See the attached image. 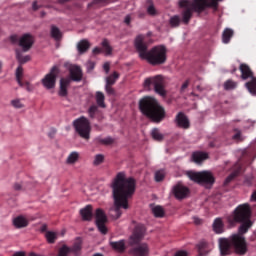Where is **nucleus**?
<instances>
[{"instance_id": "47", "label": "nucleus", "mask_w": 256, "mask_h": 256, "mask_svg": "<svg viewBox=\"0 0 256 256\" xmlns=\"http://www.w3.org/2000/svg\"><path fill=\"white\" fill-rule=\"evenodd\" d=\"M232 139H234V141H243V137L241 136V131L236 130V133L234 134Z\"/></svg>"}, {"instance_id": "63", "label": "nucleus", "mask_w": 256, "mask_h": 256, "mask_svg": "<svg viewBox=\"0 0 256 256\" xmlns=\"http://www.w3.org/2000/svg\"><path fill=\"white\" fill-rule=\"evenodd\" d=\"M93 67H94L93 64H90V69H93Z\"/></svg>"}, {"instance_id": "2", "label": "nucleus", "mask_w": 256, "mask_h": 256, "mask_svg": "<svg viewBox=\"0 0 256 256\" xmlns=\"http://www.w3.org/2000/svg\"><path fill=\"white\" fill-rule=\"evenodd\" d=\"M111 187L114 197L113 212L115 219H119L123 215L121 209H129V199L135 194L137 182L133 177L127 178L125 172H119L114 178Z\"/></svg>"}, {"instance_id": "36", "label": "nucleus", "mask_w": 256, "mask_h": 256, "mask_svg": "<svg viewBox=\"0 0 256 256\" xmlns=\"http://www.w3.org/2000/svg\"><path fill=\"white\" fill-rule=\"evenodd\" d=\"M225 91H231L233 89H237V82L229 79L224 83Z\"/></svg>"}, {"instance_id": "51", "label": "nucleus", "mask_w": 256, "mask_h": 256, "mask_svg": "<svg viewBox=\"0 0 256 256\" xmlns=\"http://www.w3.org/2000/svg\"><path fill=\"white\" fill-rule=\"evenodd\" d=\"M126 25H131V15H127L124 19Z\"/></svg>"}, {"instance_id": "27", "label": "nucleus", "mask_w": 256, "mask_h": 256, "mask_svg": "<svg viewBox=\"0 0 256 256\" xmlns=\"http://www.w3.org/2000/svg\"><path fill=\"white\" fill-rule=\"evenodd\" d=\"M209 155L205 152H194L192 154V159L194 163H202L205 159H208Z\"/></svg>"}, {"instance_id": "9", "label": "nucleus", "mask_w": 256, "mask_h": 256, "mask_svg": "<svg viewBox=\"0 0 256 256\" xmlns=\"http://www.w3.org/2000/svg\"><path fill=\"white\" fill-rule=\"evenodd\" d=\"M73 127L82 137V139L89 140L91 137V122L89 119L85 118V116H81L80 118L73 121Z\"/></svg>"}, {"instance_id": "22", "label": "nucleus", "mask_w": 256, "mask_h": 256, "mask_svg": "<svg viewBox=\"0 0 256 256\" xmlns=\"http://www.w3.org/2000/svg\"><path fill=\"white\" fill-rule=\"evenodd\" d=\"M13 225L16 227V229H23L29 225V220L23 216H17L13 220Z\"/></svg>"}, {"instance_id": "26", "label": "nucleus", "mask_w": 256, "mask_h": 256, "mask_svg": "<svg viewBox=\"0 0 256 256\" xmlns=\"http://www.w3.org/2000/svg\"><path fill=\"white\" fill-rule=\"evenodd\" d=\"M234 34L235 32L233 31V29L226 28L222 33V43H230L231 38L233 37Z\"/></svg>"}, {"instance_id": "60", "label": "nucleus", "mask_w": 256, "mask_h": 256, "mask_svg": "<svg viewBox=\"0 0 256 256\" xmlns=\"http://www.w3.org/2000/svg\"><path fill=\"white\" fill-rule=\"evenodd\" d=\"M70 0H58V3H67L69 2Z\"/></svg>"}, {"instance_id": "40", "label": "nucleus", "mask_w": 256, "mask_h": 256, "mask_svg": "<svg viewBox=\"0 0 256 256\" xmlns=\"http://www.w3.org/2000/svg\"><path fill=\"white\" fill-rule=\"evenodd\" d=\"M105 161V156L103 154H97L95 157H94V161H93V165L95 167L101 165V163H103Z\"/></svg>"}, {"instance_id": "7", "label": "nucleus", "mask_w": 256, "mask_h": 256, "mask_svg": "<svg viewBox=\"0 0 256 256\" xmlns=\"http://www.w3.org/2000/svg\"><path fill=\"white\" fill-rule=\"evenodd\" d=\"M186 175L190 181H194V183H198V185H205L206 187H211L215 183V176H213V173L209 171H188Z\"/></svg>"}, {"instance_id": "44", "label": "nucleus", "mask_w": 256, "mask_h": 256, "mask_svg": "<svg viewBox=\"0 0 256 256\" xmlns=\"http://www.w3.org/2000/svg\"><path fill=\"white\" fill-rule=\"evenodd\" d=\"M147 13H148V15H151L152 17H155V15H157V9H155V5L150 4L147 7Z\"/></svg>"}, {"instance_id": "10", "label": "nucleus", "mask_w": 256, "mask_h": 256, "mask_svg": "<svg viewBox=\"0 0 256 256\" xmlns=\"http://www.w3.org/2000/svg\"><path fill=\"white\" fill-rule=\"evenodd\" d=\"M163 83V76L156 75L146 78L144 81V87L145 89H150L151 85H153L155 93H158V95H161V97H165V95H167V92H165V87L163 86Z\"/></svg>"}, {"instance_id": "21", "label": "nucleus", "mask_w": 256, "mask_h": 256, "mask_svg": "<svg viewBox=\"0 0 256 256\" xmlns=\"http://www.w3.org/2000/svg\"><path fill=\"white\" fill-rule=\"evenodd\" d=\"M234 167L235 170L230 175L227 176V178L224 181V185H229V183H231V181H233V179H235V177H238L239 174L241 173L242 167L240 163H236Z\"/></svg>"}, {"instance_id": "17", "label": "nucleus", "mask_w": 256, "mask_h": 256, "mask_svg": "<svg viewBox=\"0 0 256 256\" xmlns=\"http://www.w3.org/2000/svg\"><path fill=\"white\" fill-rule=\"evenodd\" d=\"M175 123L181 129H189V127H191V124L189 122V118H187V115H185V113H183V112H179L176 115Z\"/></svg>"}, {"instance_id": "39", "label": "nucleus", "mask_w": 256, "mask_h": 256, "mask_svg": "<svg viewBox=\"0 0 256 256\" xmlns=\"http://www.w3.org/2000/svg\"><path fill=\"white\" fill-rule=\"evenodd\" d=\"M151 135L154 141H162L164 139L163 134H161V132L157 128H154L152 130Z\"/></svg>"}, {"instance_id": "30", "label": "nucleus", "mask_w": 256, "mask_h": 256, "mask_svg": "<svg viewBox=\"0 0 256 256\" xmlns=\"http://www.w3.org/2000/svg\"><path fill=\"white\" fill-rule=\"evenodd\" d=\"M51 37L56 41H59V39L62 37L61 30H59V28L55 25L51 26Z\"/></svg>"}, {"instance_id": "4", "label": "nucleus", "mask_w": 256, "mask_h": 256, "mask_svg": "<svg viewBox=\"0 0 256 256\" xmlns=\"http://www.w3.org/2000/svg\"><path fill=\"white\" fill-rule=\"evenodd\" d=\"M219 0H180L179 1V8L184 9L182 11V21L185 25H188L191 21V17H193V11L195 13H203L205 9L208 7H212L217 11L219 7Z\"/></svg>"}, {"instance_id": "55", "label": "nucleus", "mask_w": 256, "mask_h": 256, "mask_svg": "<svg viewBox=\"0 0 256 256\" xmlns=\"http://www.w3.org/2000/svg\"><path fill=\"white\" fill-rule=\"evenodd\" d=\"M103 69H104V71H106V73H109V69H110V64H109V62L104 63Z\"/></svg>"}, {"instance_id": "16", "label": "nucleus", "mask_w": 256, "mask_h": 256, "mask_svg": "<svg viewBox=\"0 0 256 256\" xmlns=\"http://www.w3.org/2000/svg\"><path fill=\"white\" fill-rule=\"evenodd\" d=\"M173 193L176 199H185L189 195V188L182 184H176L173 187Z\"/></svg>"}, {"instance_id": "49", "label": "nucleus", "mask_w": 256, "mask_h": 256, "mask_svg": "<svg viewBox=\"0 0 256 256\" xmlns=\"http://www.w3.org/2000/svg\"><path fill=\"white\" fill-rule=\"evenodd\" d=\"M39 9H41V5L37 4V1H34L32 3V10L33 11H39Z\"/></svg>"}, {"instance_id": "57", "label": "nucleus", "mask_w": 256, "mask_h": 256, "mask_svg": "<svg viewBox=\"0 0 256 256\" xmlns=\"http://www.w3.org/2000/svg\"><path fill=\"white\" fill-rule=\"evenodd\" d=\"M40 231L41 233H45V231H47V225L46 224L42 225L40 228Z\"/></svg>"}, {"instance_id": "19", "label": "nucleus", "mask_w": 256, "mask_h": 256, "mask_svg": "<svg viewBox=\"0 0 256 256\" xmlns=\"http://www.w3.org/2000/svg\"><path fill=\"white\" fill-rule=\"evenodd\" d=\"M82 221H91L93 219V206L86 205L80 210Z\"/></svg>"}, {"instance_id": "41", "label": "nucleus", "mask_w": 256, "mask_h": 256, "mask_svg": "<svg viewBox=\"0 0 256 256\" xmlns=\"http://www.w3.org/2000/svg\"><path fill=\"white\" fill-rule=\"evenodd\" d=\"M45 237L48 243H55V241L57 240V234L55 232L48 231L46 232Z\"/></svg>"}, {"instance_id": "42", "label": "nucleus", "mask_w": 256, "mask_h": 256, "mask_svg": "<svg viewBox=\"0 0 256 256\" xmlns=\"http://www.w3.org/2000/svg\"><path fill=\"white\" fill-rule=\"evenodd\" d=\"M163 179H165V171L163 170H159L155 173V181L157 183H161V181H163Z\"/></svg>"}, {"instance_id": "20", "label": "nucleus", "mask_w": 256, "mask_h": 256, "mask_svg": "<svg viewBox=\"0 0 256 256\" xmlns=\"http://www.w3.org/2000/svg\"><path fill=\"white\" fill-rule=\"evenodd\" d=\"M196 247L200 256H205L211 251V244L205 240L200 241Z\"/></svg>"}, {"instance_id": "31", "label": "nucleus", "mask_w": 256, "mask_h": 256, "mask_svg": "<svg viewBox=\"0 0 256 256\" xmlns=\"http://www.w3.org/2000/svg\"><path fill=\"white\" fill-rule=\"evenodd\" d=\"M100 111H99V106L97 105H91L88 109V115L90 117V119H95V117H97V115H99Z\"/></svg>"}, {"instance_id": "32", "label": "nucleus", "mask_w": 256, "mask_h": 256, "mask_svg": "<svg viewBox=\"0 0 256 256\" xmlns=\"http://www.w3.org/2000/svg\"><path fill=\"white\" fill-rule=\"evenodd\" d=\"M16 59L19 61L20 65H24V63L31 61V56L29 55L23 56L21 52L17 51Z\"/></svg>"}, {"instance_id": "18", "label": "nucleus", "mask_w": 256, "mask_h": 256, "mask_svg": "<svg viewBox=\"0 0 256 256\" xmlns=\"http://www.w3.org/2000/svg\"><path fill=\"white\" fill-rule=\"evenodd\" d=\"M133 256H147L149 255V245L147 243L138 244L132 249Z\"/></svg>"}, {"instance_id": "11", "label": "nucleus", "mask_w": 256, "mask_h": 256, "mask_svg": "<svg viewBox=\"0 0 256 256\" xmlns=\"http://www.w3.org/2000/svg\"><path fill=\"white\" fill-rule=\"evenodd\" d=\"M82 246L83 242L81 241V238H77L72 247H68L67 245L62 246L58 251V256H69V253L79 255Z\"/></svg>"}, {"instance_id": "5", "label": "nucleus", "mask_w": 256, "mask_h": 256, "mask_svg": "<svg viewBox=\"0 0 256 256\" xmlns=\"http://www.w3.org/2000/svg\"><path fill=\"white\" fill-rule=\"evenodd\" d=\"M139 109L147 119H150L152 123H161L165 119L167 113L165 108L161 106L159 101L153 97H144L139 102Z\"/></svg>"}, {"instance_id": "15", "label": "nucleus", "mask_w": 256, "mask_h": 256, "mask_svg": "<svg viewBox=\"0 0 256 256\" xmlns=\"http://www.w3.org/2000/svg\"><path fill=\"white\" fill-rule=\"evenodd\" d=\"M35 40L33 39V35L31 34H24L21 36L19 40V46L22 48L24 52H27L33 47Z\"/></svg>"}, {"instance_id": "24", "label": "nucleus", "mask_w": 256, "mask_h": 256, "mask_svg": "<svg viewBox=\"0 0 256 256\" xmlns=\"http://www.w3.org/2000/svg\"><path fill=\"white\" fill-rule=\"evenodd\" d=\"M213 231L218 235H221L225 231V224L221 218H216L213 222Z\"/></svg>"}, {"instance_id": "46", "label": "nucleus", "mask_w": 256, "mask_h": 256, "mask_svg": "<svg viewBox=\"0 0 256 256\" xmlns=\"http://www.w3.org/2000/svg\"><path fill=\"white\" fill-rule=\"evenodd\" d=\"M99 143L102 145H111L113 143V138L107 137V138H101L99 139Z\"/></svg>"}, {"instance_id": "23", "label": "nucleus", "mask_w": 256, "mask_h": 256, "mask_svg": "<svg viewBox=\"0 0 256 256\" xmlns=\"http://www.w3.org/2000/svg\"><path fill=\"white\" fill-rule=\"evenodd\" d=\"M110 247L117 251V253H125L127 246H125V240H119L116 242H110Z\"/></svg>"}, {"instance_id": "43", "label": "nucleus", "mask_w": 256, "mask_h": 256, "mask_svg": "<svg viewBox=\"0 0 256 256\" xmlns=\"http://www.w3.org/2000/svg\"><path fill=\"white\" fill-rule=\"evenodd\" d=\"M253 181H254L253 176H245L243 181L244 187H252Z\"/></svg>"}, {"instance_id": "8", "label": "nucleus", "mask_w": 256, "mask_h": 256, "mask_svg": "<svg viewBox=\"0 0 256 256\" xmlns=\"http://www.w3.org/2000/svg\"><path fill=\"white\" fill-rule=\"evenodd\" d=\"M240 73L241 79L243 81H247V79H251L250 81L246 82L245 87L248 89L251 95H256V78L253 76V71L251 67L247 64H240Z\"/></svg>"}, {"instance_id": "48", "label": "nucleus", "mask_w": 256, "mask_h": 256, "mask_svg": "<svg viewBox=\"0 0 256 256\" xmlns=\"http://www.w3.org/2000/svg\"><path fill=\"white\" fill-rule=\"evenodd\" d=\"M105 89L106 93H108L109 95H115V89H113L111 85L106 84Z\"/></svg>"}, {"instance_id": "12", "label": "nucleus", "mask_w": 256, "mask_h": 256, "mask_svg": "<svg viewBox=\"0 0 256 256\" xmlns=\"http://www.w3.org/2000/svg\"><path fill=\"white\" fill-rule=\"evenodd\" d=\"M59 73V68L54 66L51 68L50 73L46 74L42 79V85L45 89H55L57 83V74Z\"/></svg>"}, {"instance_id": "50", "label": "nucleus", "mask_w": 256, "mask_h": 256, "mask_svg": "<svg viewBox=\"0 0 256 256\" xmlns=\"http://www.w3.org/2000/svg\"><path fill=\"white\" fill-rule=\"evenodd\" d=\"M103 52V49L102 48H99V47H95L92 51L93 55H99L100 53Z\"/></svg>"}, {"instance_id": "33", "label": "nucleus", "mask_w": 256, "mask_h": 256, "mask_svg": "<svg viewBox=\"0 0 256 256\" xmlns=\"http://www.w3.org/2000/svg\"><path fill=\"white\" fill-rule=\"evenodd\" d=\"M118 79H119V73L114 72L112 75L106 78V85H110V86L115 85Z\"/></svg>"}, {"instance_id": "56", "label": "nucleus", "mask_w": 256, "mask_h": 256, "mask_svg": "<svg viewBox=\"0 0 256 256\" xmlns=\"http://www.w3.org/2000/svg\"><path fill=\"white\" fill-rule=\"evenodd\" d=\"M14 189H15V191H21V189H22L21 184L16 183V184L14 185Z\"/></svg>"}, {"instance_id": "53", "label": "nucleus", "mask_w": 256, "mask_h": 256, "mask_svg": "<svg viewBox=\"0 0 256 256\" xmlns=\"http://www.w3.org/2000/svg\"><path fill=\"white\" fill-rule=\"evenodd\" d=\"M193 221H194L195 225H201V223H203V220H201V219L198 218V217H194V218H193Z\"/></svg>"}, {"instance_id": "6", "label": "nucleus", "mask_w": 256, "mask_h": 256, "mask_svg": "<svg viewBox=\"0 0 256 256\" xmlns=\"http://www.w3.org/2000/svg\"><path fill=\"white\" fill-rule=\"evenodd\" d=\"M68 71L69 77L60 79V86L58 91L59 97H67V95H69V87L71 86V81H74L75 83L83 81V70L81 69V66L71 65L68 68Z\"/></svg>"}, {"instance_id": "62", "label": "nucleus", "mask_w": 256, "mask_h": 256, "mask_svg": "<svg viewBox=\"0 0 256 256\" xmlns=\"http://www.w3.org/2000/svg\"><path fill=\"white\" fill-rule=\"evenodd\" d=\"M41 17H45V12H41Z\"/></svg>"}, {"instance_id": "59", "label": "nucleus", "mask_w": 256, "mask_h": 256, "mask_svg": "<svg viewBox=\"0 0 256 256\" xmlns=\"http://www.w3.org/2000/svg\"><path fill=\"white\" fill-rule=\"evenodd\" d=\"M11 41L15 43L17 41V36H11Z\"/></svg>"}, {"instance_id": "64", "label": "nucleus", "mask_w": 256, "mask_h": 256, "mask_svg": "<svg viewBox=\"0 0 256 256\" xmlns=\"http://www.w3.org/2000/svg\"><path fill=\"white\" fill-rule=\"evenodd\" d=\"M236 71H237V69H234V70H233V73H235Z\"/></svg>"}, {"instance_id": "1", "label": "nucleus", "mask_w": 256, "mask_h": 256, "mask_svg": "<svg viewBox=\"0 0 256 256\" xmlns=\"http://www.w3.org/2000/svg\"><path fill=\"white\" fill-rule=\"evenodd\" d=\"M251 215H253L251 206L245 203L236 207L232 214L227 217L229 225L233 226L237 225V223H241V225L238 228L239 234H233L230 239H219V249L222 256H226L231 253V246L234 247L238 255H245V253H247V241H245V237H243V235L253 227Z\"/></svg>"}, {"instance_id": "13", "label": "nucleus", "mask_w": 256, "mask_h": 256, "mask_svg": "<svg viewBox=\"0 0 256 256\" xmlns=\"http://www.w3.org/2000/svg\"><path fill=\"white\" fill-rule=\"evenodd\" d=\"M95 219H96V227H98V231L102 233V235H107V226H105V223H107V214H105V211L103 209L98 208L95 212Z\"/></svg>"}, {"instance_id": "29", "label": "nucleus", "mask_w": 256, "mask_h": 256, "mask_svg": "<svg viewBox=\"0 0 256 256\" xmlns=\"http://www.w3.org/2000/svg\"><path fill=\"white\" fill-rule=\"evenodd\" d=\"M152 213H153L154 217H157V218L165 217V210L161 206L153 207L152 208Z\"/></svg>"}, {"instance_id": "14", "label": "nucleus", "mask_w": 256, "mask_h": 256, "mask_svg": "<svg viewBox=\"0 0 256 256\" xmlns=\"http://www.w3.org/2000/svg\"><path fill=\"white\" fill-rule=\"evenodd\" d=\"M143 237H145V226L138 224L135 229L133 234L130 237V243L132 245H137L141 243Z\"/></svg>"}, {"instance_id": "58", "label": "nucleus", "mask_w": 256, "mask_h": 256, "mask_svg": "<svg viewBox=\"0 0 256 256\" xmlns=\"http://www.w3.org/2000/svg\"><path fill=\"white\" fill-rule=\"evenodd\" d=\"M107 1L109 0H94V3L98 4V3H107Z\"/></svg>"}, {"instance_id": "3", "label": "nucleus", "mask_w": 256, "mask_h": 256, "mask_svg": "<svg viewBox=\"0 0 256 256\" xmlns=\"http://www.w3.org/2000/svg\"><path fill=\"white\" fill-rule=\"evenodd\" d=\"M134 47L140 57L150 65H163L167 61V47L163 45L154 46L151 50L145 43V36L138 35L134 42Z\"/></svg>"}, {"instance_id": "37", "label": "nucleus", "mask_w": 256, "mask_h": 256, "mask_svg": "<svg viewBox=\"0 0 256 256\" xmlns=\"http://www.w3.org/2000/svg\"><path fill=\"white\" fill-rule=\"evenodd\" d=\"M102 47L106 55H111V53H113V48H111V45H109V41L107 39L102 41Z\"/></svg>"}, {"instance_id": "35", "label": "nucleus", "mask_w": 256, "mask_h": 256, "mask_svg": "<svg viewBox=\"0 0 256 256\" xmlns=\"http://www.w3.org/2000/svg\"><path fill=\"white\" fill-rule=\"evenodd\" d=\"M22 78H23V66H18L16 69V80H17V83L20 85V87H23V81H21Z\"/></svg>"}, {"instance_id": "25", "label": "nucleus", "mask_w": 256, "mask_h": 256, "mask_svg": "<svg viewBox=\"0 0 256 256\" xmlns=\"http://www.w3.org/2000/svg\"><path fill=\"white\" fill-rule=\"evenodd\" d=\"M89 47H91L89 41L81 40L77 44L78 53H80V55H83V53H87V51H89Z\"/></svg>"}, {"instance_id": "28", "label": "nucleus", "mask_w": 256, "mask_h": 256, "mask_svg": "<svg viewBox=\"0 0 256 256\" xmlns=\"http://www.w3.org/2000/svg\"><path fill=\"white\" fill-rule=\"evenodd\" d=\"M96 103L98 107H101L102 109H105V94L103 92H96Z\"/></svg>"}, {"instance_id": "38", "label": "nucleus", "mask_w": 256, "mask_h": 256, "mask_svg": "<svg viewBox=\"0 0 256 256\" xmlns=\"http://www.w3.org/2000/svg\"><path fill=\"white\" fill-rule=\"evenodd\" d=\"M170 26L175 28L181 25V18L178 15H174L169 20Z\"/></svg>"}, {"instance_id": "34", "label": "nucleus", "mask_w": 256, "mask_h": 256, "mask_svg": "<svg viewBox=\"0 0 256 256\" xmlns=\"http://www.w3.org/2000/svg\"><path fill=\"white\" fill-rule=\"evenodd\" d=\"M79 160V153L78 152H72L69 154L66 163H68V165H73V163H77V161Z\"/></svg>"}, {"instance_id": "52", "label": "nucleus", "mask_w": 256, "mask_h": 256, "mask_svg": "<svg viewBox=\"0 0 256 256\" xmlns=\"http://www.w3.org/2000/svg\"><path fill=\"white\" fill-rule=\"evenodd\" d=\"M187 87H189V80H186L182 86H181V91H185V89H187Z\"/></svg>"}, {"instance_id": "45", "label": "nucleus", "mask_w": 256, "mask_h": 256, "mask_svg": "<svg viewBox=\"0 0 256 256\" xmlns=\"http://www.w3.org/2000/svg\"><path fill=\"white\" fill-rule=\"evenodd\" d=\"M11 105L15 107V109H23V103H21V100L19 99L12 100Z\"/></svg>"}, {"instance_id": "54", "label": "nucleus", "mask_w": 256, "mask_h": 256, "mask_svg": "<svg viewBox=\"0 0 256 256\" xmlns=\"http://www.w3.org/2000/svg\"><path fill=\"white\" fill-rule=\"evenodd\" d=\"M174 256H187V252L180 250V251L176 252Z\"/></svg>"}, {"instance_id": "61", "label": "nucleus", "mask_w": 256, "mask_h": 256, "mask_svg": "<svg viewBox=\"0 0 256 256\" xmlns=\"http://www.w3.org/2000/svg\"><path fill=\"white\" fill-rule=\"evenodd\" d=\"M1 69H3V63L0 61V73H1Z\"/></svg>"}]
</instances>
